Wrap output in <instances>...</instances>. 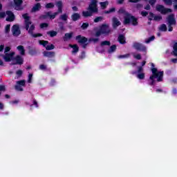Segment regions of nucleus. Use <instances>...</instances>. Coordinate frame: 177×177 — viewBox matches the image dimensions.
Returning <instances> with one entry per match:
<instances>
[{"instance_id":"1","label":"nucleus","mask_w":177,"mask_h":177,"mask_svg":"<svg viewBox=\"0 0 177 177\" xmlns=\"http://www.w3.org/2000/svg\"><path fill=\"white\" fill-rule=\"evenodd\" d=\"M118 13L122 15H125L124 21H123V24L129 25L131 23L133 26H138V19L136 17L132 16L128 12H126L124 8H120L118 10Z\"/></svg>"},{"instance_id":"2","label":"nucleus","mask_w":177,"mask_h":177,"mask_svg":"<svg viewBox=\"0 0 177 177\" xmlns=\"http://www.w3.org/2000/svg\"><path fill=\"white\" fill-rule=\"evenodd\" d=\"M99 12V8H97V1L92 0L88 5V11H83L82 16L84 18L91 17L94 13Z\"/></svg>"},{"instance_id":"3","label":"nucleus","mask_w":177,"mask_h":177,"mask_svg":"<svg viewBox=\"0 0 177 177\" xmlns=\"http://www.w3.org/2000/svg\"><path fill=\"white\" fill-rule=\"evenodd\" d=\"M152 75L149 77L151 82L149 84V86H154L155 79L157 78L158 82L163 81L164 71H158L157 68H151Z\"/></svg>"},{"instance_id":"4","label":"nucleus","mask_w":177,"mask_h":177,"mask_svg":"<svg viewBox=\"0 0 177 177\" xmlns=\"http://www.w3.org/2000/svg\"><path fill=\"white\" fill-rule=\"evenodd\" d=\"M110 34H111V29L109 24H103L99 26V29L96 30L95 33V37H100L101 35L104 37H108Z\"/></svg>"},{"instance_id":"5","label":"nucleus","mask_w":177,"mask_h":177,"mask_svg":"<svg viewBox=\"0 0 177 177\" xmlns=\"http://www.w3.org/2000/svg\"><path fill=\"white\" fill-rule=\"evenodd\" d=\"M56 6L58 8L57 12H54L53 15H50V12H46L45 15H41L40 18L43 19H47L48 17H50V19H55L56 18V16L59 13H63V3L62 1H59L56 3Z\"/></svg>"},{"instance_id":"6","label":"nucleus","mask_w":177,"mask_h":177,"mask_svg":"<svg viewBox=\"0 0 177 177\" xmlns=\"http://www.w3.org/2000/svg\"><path fill=\"white\" fill-rule=\"evenodd\" d=\"M138 71H133L131 72V75H136L137 73H138L137 75V78H138L140 80H143L145 78V73H143L144 71V68L142 66H138L137 67Z\"/></svg>"},{"instance_id":"7","label":"nucleus","mask_w":177,"mask_h":177,"mask_svg":"<svg viewBox=\"0 0 177 177\" xmlns=\"http://www.w3.org/2000/svg\"><path fill=\"white\" fill-rule=\"evenodd\" d=\"M156 11L160 12L162 15H166L167 13H171L172 10L170 8H166L163 5L158 4L156 7Z\"/></svg>"},{"instance_id":"8","label":"nucleus","mask_w":177,"mask_h":177,"mask_svg":"<svg viewBox=\"0 0 177 177\" xmlns=\"http://www.w3.org/2000/svg\"><path fill=\"white\" fill-rule=\"evenodd\" d=\"M133 48L140 51V52H142L144 53H147V48L146 46L144 45L142 43H138V42H135L133 43Z\"/></svg>"},{"instance_id":"9","label":"nucleus","mask_w":177,"mask_h":177,"mask_svg":"<svg viewBox=\"0 0 177 177\" xmlns=\"http://www.w3.org/2000/svg\"><path fill=\"white\" fill-rule=\"evenodd\" d=\"M14 4L13 8L17 11H21L24 9V7H23V0H13Z\"/></svg>"},{"instance_id":"10","label":"nucleus","mask_w":177,"mask_h":177,"mask_svg":"<svg viewBox=\"0 0 177 177\" xmlns=\"http://www.w3.org/2000/svg\"><path fill=\"white\" fill-rule=\"evenodd\" d=\"M35 30V26L34 24H31L30 27H29V29L28 31V34H30L33 38H37V37H41L43 36L41 33H36L34 34L33 32Z\"/></svg>"},{"instance_id":"11","label":"nucleus","mask_w":177,"mask_h":177,"mask_svg":"<svg viewBox=\"0 0 177 177\" xmlns=\"http://www.w3.org/2000/svg\"><path fill=\"white\" fill-rule=\"evenodd\" d=\"M22 17L25 20V29H26V30H28L30 26L32 25V21H30V17H28V13H25L22 15Z\"/></svg>"},{"instance_id":"12","label":"nucleus","mask_w":177,"mask_h":177,"mask_svg":"<svg viewBox=\"0 0 177 177\" xmlns=\"http://www.w3.org/2000/svg\"><path fill=\"white\" fill-rule=\"evenodd\" d=\"M15 61V62H14ZM24 63V59L20 55H17L13 58V63L12 65H22Z\"/></svg>"},{"instance_id":"13","label":"nucleus","mask_w":177,"mask_h":177,"mask_svg":"<svg viewBox=\"0 0 177 177\" xmlns=\"http://www.w3.org/2000/svg\"><path fill=\"white\" fill-rule=\"evenodd\" d=\"M12 32L14 37H19L21 34V30L19 25L15 24L12 28Z\"/></svg>"},{"instance_id":"14","label":"nucleus","mask_w":177,"mask_h":177,"mask_svg":"<svg viewBox=\"0 0 177 177\" xmlns=\"http://www.w3.org/2000/svg\"><path fill=\"white\" fill-rule=\"evenodd\" d=\"M167 25H176V20L175 19V15L171 14L167 17Z\"/></svg>"},{"instance_id":"15","label":"nucleus","mask_w":177,"mask_h":177,"mask_svg":"<svg viewBox=\"0 0 177 177\" xmlns=\"http://www.w3.org/2000/svg\"><path fill=\"white\" fill-rule=\"evenodd\" d=\"M75 40L77 41V43L80 44H84L87 43L88 38L85 37H82L81 35H77L75 37Z\"/></svg>"},{"instance_id":"16","label":"nucleus","mask_w":177,"mask_h":177,"mask_svg":"<svg viewBox=\"0 0 177 177\" xmlns=\"http://www.w3.org/2000/svg\"><path fill=\"white\" fill-rule=\"evenodd\" d=\"M14 55H15L14 52H12V53H6L5 56L3 57V59H4L5 62H10L12 60L13 61V59H14L13 56H14Z\"/></svg>"},{"instance_id":"17","label":"nucleus","mask_w":177,"mask_h":177,"mask_svg":"<svg viewBox=\"0 0 177 177\" xmlns=\"http://www.w3.org/2000/svg\"><path fill=\"white\" fill-rule=\"evenodd\" d=\"M122 25L121 22L116 17H113L112 19V26L113 29H116Z\"/></svg>"},{"instance_id":"18","label":"nucleus","mask_w":177,"mask_h":177,"mask_svg":"<svg viewBox=\"0 0 177 177\" xmlns=\"http://www.w3.org/2000/svg\"><path fill=\"white\" fill-rule=\"evenodd\" d=\"M6 15H8V17L6 18L7 21L12 22L15 19V15L11 10H7Z\"/></svg>"},{"instance_id":"19","label":"nucleus","mask_w":177,"mask_h":177,"mask_svg":"<svg viewBox=\"0 0 177 177\" xmlns=\"http://www.w3.org/2000/svg\"><path fill=\"white\" fill-rule=\"evenodd\" d=\"M41 9V3H36L30 10L31 13H35L37 12H39Z\"/></svg>"},{"instance_id":"20","label":"nucleus","mask_w":177,"mask_h":177,"mask_svg":"<svg viewBox=\"0 0 177 177\" xmlns=\"http://www.w3.org/2000/svg\"><path fill=\"white\" fill-rule=\"evenodd\" d=\"M43 55L46 57L53 58L55 56V52L45 50L44 51Z\"/></svg>"},{"instance_id":"21","label":"nucleus","mask_w":177,"mask_h":177,"mask_svg":"<svg viewBox=\"0 0 177 177\" xmlns=\"http://www.w3.org/2000/svg\"><path fill=\"white\" fill-rule=\"evenodd\" d=\"M69 47L73 48L72 54H77L79 52V46L77 44H70Z\"/></svg>"},{"instance_id":"22","label":"nucleus","mask_w":177,"mask_h":177,"mask_svg":"<svg viewBox=\"0 0 177 177\" xmlns=\"http://www.w3.org/2000/svg\"><path fill=\"white\" fill-rule=\"evenodd\" d=\"M81 18L80 15L78 12H75L73 14L72 16H71V19H72V20L73 21H76L77 20H80Z\"/></svg>"},{"instance_id":"23","label":"nucleus","mask_w":177,"mask_h":177,"mask_svg":"<svg viewBox=\"0 0 177 177\" xmlns=\"http://www.w3.org/2000/svg\"><path fill=\"white\" fill-rule=\"evenodd\" d=\"M118 41L120 44H126V39L124 35H120L118 38Z\"/></svg>"},{"instance_id":"24","label":"nucleus","mask_w":177,"mask_h":177,"mask_svg":"<svg viewBox=\"0 0 177 177\" xmlns=\"http://www.w3.org/2000/svg\"><path fill=\"white\" fill-rule=\"evenodd\" d=\"M73 32H68V33H66L64 37V41H68V40H70L72 39L73 37Z\"/></svg>"},{"instance_id":"25","label":"nucleus","mask_w":177,"mask_h":177,"mask_svg":"<svg viewBox=\"0 0 177 177\" xmlns=\"http://www.w3.org/2000/svg\"><path fill=\"white\" fill-rule=\"evenodd\" d=\"M116 50H117V46L115 44H113L112 46H111L110 48L107 50V53L109 54H111L115 53Z\"/></svg>"},{"instance_id":"26","label":"nucleus","mask_w":177,"mask_h":177,"mask_svg":"<svg viewBox=\"0 0 177 177\" xmlns=\"http://www.w3.org/2000/svg\"><path fill=\"white\" fill-rule=\"evenodd\" d=\"M18 51L20 52V55H24L26 54V50L24 49V46L20 45L17 47Z\"/></svg>"},{"instance_id":"27","label":"nucleus","mask_w":177,"mask_h":177,"mask_svg":"<svg viewBox=\"0 0 177 177\" xmlns=\"http://www.w3.org/2000/svg\"><path fill=\"white\" fill-rule=\"evenodd\" d=\"M46 34L48 35L51 38H53L57 36V32L55 30H49L46 32Z\"/></svg>"},{"instance_id":"28","label":"nucleus","mask_w":177,"mask_h":177,"mask_svg":"<svg viewBox=\"0 0 177 177\" xmlns=\"http://www.w3.org/2000/svg\"><path fill=\"white\" fill-rule=\"evenodd\" d=\"M171 55L177 57V42L174 43L173 45V51L171 52Z\"/></svg>"},{"instance_id":"29","label":"nucleus","mask_w":177,"mask_h":177,"mask_svg":"<svg viewBox=\"0 0 177 177\" xmlns=\"http://www.w3.org/2000/svg\"><path fill=\"white\" fill-rule=\"evenodd\" d=\"M39 45L43 46L44 48H46L47 45L49 44V41L46 40H39Z\"/></svg>"},{"instance_id":"30","label":"nucleus","mask_w":177,"mask_h":177,"mask_svg":"<svg viewBox=\"0 0 177 177\" xmlns=\"http://www.w3.org/2000/svg\"><path fill=\"white\" fill-rule=\"evenodd\" d=\"M159 30L162 32H167V27L165 24H162L159 27Z\"/></svg>"},{"instance_id":"31","label":"nucleus","mask_w":177,"mask_h":177,"mask_svg":"<svg viewBox=\"0 0 177 177\" xmlns=\"http://www.w3.org/2000/svg\"><path fill=\"white\" fill-rule=\"evenodd\" d=\"M59 19L66 21L68 19V15L66 14L62 15L59 17Z\"/></svg>"},{"instance_id":"32","label":"nucleus","mask_w":177,"mask_h":177,"mask_svg":"<svg viewBox=\"0 0 177 177\" xmlns=\"http://www.w3.org/2000/svg\"><path fill=\"white\" fill-rule=\"evenodd\" d=\"M28 54L31 56L37 55V50L35 48H30L28 50Z\"/></svg>"},{"instance_id":"33","label":"nucleus","mask_w":177,"mask_h":177,"mask_svg":"<svg viewBox=\"0 0 177 177\" xmlns=\"http://www.w3.org/2000/svg\"><path fill=\"white\" fill-rule=\"evenodd\" d=\"M154 17H155V14L153 13L152 12H149V16L147 17L148 20L151 21L154 19Z\"/></svg>"},{"instance_id":"34","label":"nucleus","mask_w":177,"mask_h":177,"mask_svg":"<svg viewBox=\"0 0 177 177\" xmlns=\"http://www.w3.org/2000/svg\"><path fill=\"white\" fill-rule=\"evenodd\" d=\"M155 37L151 36V37H148L147 39H145V44H149L151 41H154Z\"/></svg>"},{"instance_id":"35","label":"nucleus","mask_w":177,"mask_h":177,"mask_svg":"<svg viewBox=\"0 0 177 177\" xmlns=\"http://www.w3.org/2000/svg\"><path fill=\"white\" fill-rule=\"evenodd\" d=\"M100 5H101V8L102 9H105L107 8V6L109 5V1H104L100 3Z\"/></svg>"},{"instance_id":"36","label":"nucleus","mask_w":177,"mask_h":177,"mask_svg":"<svg viewBox=\"0 0 177 177\" xmlns=\"http://www.w3.org/2000/svg\"><path fill=\"white\" fill-rule=\"evenodd\" d=\"M45 8H47V9L54 8H55V4H54V3H47L45 6Z\"/></svg>"},{"instance_id":"37","label":"nucleus","mask_w":177,"mask_h":177,"mask_svg":"<svg viewBox=\"0 0 177 177\" xmlns=\"http://www.w3.org/2000/svg\"><path fill=\"white\" fill-rule=\"evenodd\" d=\"M162 19V17L160 15H154V17L153 19V21H160V20Z\"/></svg>"},{"instance_id":"38","label":"nucleus","mask_w":177,"mask_h":177,"mask_svg":"<svg viewBox=\"0 0 177 177\" xmlns=\"http://www.w3.org/2000/svg\"><path fill=\"white\" fill-rule=\"evenodd\" d=\"M131 55L129 53L125 54V55H120L118 56V59H126L129 58Z\"/></svg>"},{"instance_id":"39","label":"nucleus","mask_w":177,"mask_h":177,"mask_svg":"<svg viewBox=\"0 0 177 177\" xmlns=\"http://www.w3.org/2000/svg\"><path fill=\"white\" fill-rule=\"evenodd\" d=\"M17 85L21 86H26V80H22L17 82Z\"/></svg>"},{"instance_id":"40","label":"nucleus","mask_w":177,"mask_h":177,"mask_svg":"<svg viewBox=\"0 0 177 177\" xmlns=\"http://www.w3.org/2000/svg\"><path fill=\"white\" fill-rule=\"evenodd\" d=\"M55 48V45L53 44H51L50 45H47L46 47V50H54Z\"/></svg>"},{"instance_id":"41","label":"nucleus","mask_w":177,"mask_h":177,"mask_svg":"<svg viewBox=\"0 0 177 177\" xmlns=\"http://www.w3.org/2000/svg\"><path fill=\"white\" fill-rule=\"evenodd\" d=\"M100 46H111V42L109 41H103L102 42H101Z\"/></svg>"},{"instance_id":"42","label":"nucleus","mask_w":177,"mask_h":177,"mask_svg":"<svg viewBox=\"0 0 177 177\" xmlns=\"http://www.w3.org/2000/svg\"><path fill=\"white\" fill-rule=\"evenodd\" d=\"M115 12V8H111L108 10H104V13L105 14H109V13H113Z\"/></svg>"},{"instance_id":"43","label":"nucleus","mask_w":177,"mask_h":177,"mask_svg":"<svg viewBox=\"0 0 177 177\" xmlns=\"http://www.w3.org/2000/svg\"><path fill=\"white\" fill-rule=\"evenodd\" d=\"M10 32V24H7L5 28V33L9 34Z\"/></svg>"},{"instance_id":"44","label":"nucleus","mask_w":177,"mask_h":177,"mask_svg":"<svg viewBox=\"0 0 177 177\" xmlns=\"http://www.w3.org/2000/svg\"><path fill=\"white\" fill-rule=\"evenodd\" d=\"M103 20V17H95V19H94V22L95 23H98L100 21H102Z\"/></svg>"},{"instance_id":"45","label":"nucleus","mask_w":177,"mask_h":177,"mask_svg":"<svg viewBox=\"0 0 177 177\" xmlns=\"http://www.w3.org/2000/svg\"><path fill=\"white\" fill-rule=\"evenodd\" d=\"M89 26V24L84 23L82 24L81 28L82 30H86Z\"/></svg>"},{"instance_id":"46","label":"nucleus","mask_w":177,"mask_h":177,"mask_svg":"<svg viewBox=\"0 0 177 177\" xmlns=\"http://www.w3.org/2000/svg\"><path fill=\"white\" fill-rule=\"evenodd\" d=\"M15 90H17V91H24V89L22 88V87H21V86H20V85H18V84H17V85H15Z\"/></svg>"},{"instance_id":"47","label":"nucleus","mask_w":177,"mask_h":177,"mask_svg":"<svg viewBox=\"0 0 177 177\" xmlns=\"http://www.w3.org/2000/svg\"><path fill=\"white\" fill-rule=\"evenodd\" d=\"M100 41V39H99V38H90V39H88V41H89V42L93 41V42H94V43H96V42H97V41Z\"/></svg>"},{"instance_id":"48","label":"nucleus","mask_w":177,"mask_h":177,"mask_svg":"<svg viewBox=\"0 0 177 177\" xmlns=\"http://www.w3.org/2000/svg\"><path fill=\"white\" fill-rule=\"evenodd\" d=\"M149 12L146 10H142L140 12V15L143 17H146L148 15Z\"/></svg>"},{"instance_id":"49","label":"nucleus","mask_w":177,"mask_h":177,"mask_svg":"<svg viewBox=\"0 0 177 177\" xmlns=\"http://www.w3.org/2000/svg\"><path fill=\"white\" fill-rule=\"evenodd\" d=\"M163 1L165 2V3L167 6H171L172 5V0H163Z\"/></svg>"},{"instance_id":"50","label":"nucleus","mask_w":177,"mask_h":177,"mask_svg":"<svg viewBox=\"0 0 177 177\" xmlns=\"http://www.w3.org/2000/svg\"><path fill=\"white\" fill-rule=\"evenodd\" d=\"M48 26L49 24L46 23L40 24V28H48Z\"/></svg>"},{"instance_id":"51","label":"nucleus","mask_w":177,"mask_h":177,"mask_svg":"<svg viewBox=\"0 0 177 177\" xmlns=\"http://www.w3.org/2000/svg\"><path fill=\"white\" fill-rule=\"evenodd\" d=\"M39 69L42 71H45L47 69V66L44 64H40L39 65Z\"/></svg>"},{"instance_id":"52","label":"nucleus","mask_w":177,"mask_h":177,"mask_svg":"<svg viewBox=\"0 0 177 177\" xmlns=\"http://www.w3.org/2000/svg\"><path fill=\"white\" fill-rule=\"evenodd\" d=\"M32 76H33L32 73H30L28 75V83H32Z\"/></svg>"},{"instance_id":"53","label":"nucleus","mask_w":177,"mask_h":177,"mask_svg":"<svg viewBox=\"0 0 177 177\" xmlns=\"http://www.w3.org/2000/svg\"><path fill=\"white\" fill-rule=\"evenodd\" d=\"M156 3V0H149V3L151 6H153Z\"/></svg>"},{"instance_id":"54","label":"nucleus","mask_w":177,"mask_h":177,"mask_svg":"<svg viewBox=\"0 0 177 177\" xmlns=\"http://www.w3.org/2000/svg\"><path fill=\"white\" fill-rule=\"evenodd\" d=\"M32 105H35L36 108H39L38 102L35 99H33L32 100Z\"/></svg>"},{"instance_id":"55","label":"nucleus","mask_w":177,"mask_h":177,"mask_svg":"<svg viewBox=\"0 0 177 177\" xmlns=\"http://www.w3.org/2000/svg\"><path fill=\"white\" fill-rule=\"evenodd\" d=\"M136 9H140V8H143V4H142V3H137L136 5Z\"/></svg>"},{"instance_id":"56","label":"nucleus","mask_w":177,"mask_h":177,"mask_svg":"<svg viewBox=\"0 0 177 177\" xmlns=\"http://www.w3.org/2000/svg\"><path fill=\"white\" fill-rule=\"evenodd\" d=\"M5 92L6 91V86L5 85H0V92Z\"/></svg>"},{"instance_id":"57","label":"nucleus","mask_w":177,"mask_h":177,"mask_svg":"<svg viewBox=\"0 0 177 177\" xmlns=\"http://www.w3.org/2000/svg\"><path fill=\"white\" fill-rule=\"evenodd\" d=\"M144 9L146 10H151V8L150 4H147V6H145L144 7Z\"/></svg>"},{"instance_id":"58","label":"nucleus","mask_w":177,"mask_h":177,"mask_svg":"<svg viewBox=\"0 0 177 177\" xmlns=\"http://www.w3.org/2000/svg\"><path fill=\"white\" fill-rule=\"evenodd\" d=\"M85 55H86L85 51H82V54H81V55H80V58L81 59H84V58H85Z\"/></svg>"},{"instance_id":"59","label":"nucleus","mask_w":177,"mask_h":177,"mask_svg":"<svg viewBox=\"0 0 177 177\" xmlns=\"http://www.w3.org/2000/svg\"><path fill=\"white\" fill-rule=\"evenodd\" d=\"M16 74H17V75H18V76H21L22 74H23V71H21V70H18V71H17Z\"/></svg>"},{"instance_id":"60","label":"nucleus","mask_w":177,"mask_h":177,"mask_svg":"<svg viewBox=\"0 0 177 177\" xmlns=\"http://www.w3.org/2000/svg\"><path fill=\"white\" fill-rule=\"evenodd\" d=\"M6 17V12H0V19H3Z\"/></svg>"},{"instance_id":"61","label":"nucleus","mask_w":177,"mask_h":177,"mask_svg":"<svg viewBox=\"0 0 177 177\" xmlns=\"http://www.w3.org/2000/svg\"><path fill=\"white\" fill-rule=\"evenodd\" d=\"M172 24H167V26L169 27V32H171L174 30V28L172 27Z\"/></svg>"},{"instance_id":"62","label":"nucleus","mask_w":177,"mask_h":177,"mask_svg":"<svg viewBox=\"0 0 177 177\" xmlns=\"http://www.w3.org/2000/svg\"><path fill=\"white\" fill-rule=\"evenodd\" d=\"M174 10H177V0H174Z\"/></svg>"},{"instance_id":"63","label":"nucleus","mask_w":177,"mask_h":177,"mask_svg":"<svg viewBox=\"0 0 177 177\" xmlns=\"http://www.w3.org/2000/svg\"><path fill=\"white\" fill-rule=\"evenodd\" d=\"M11 50L10 46H6L5 48V53L6 54L7 53L10 52Z\"/></svg>"},{"instance_id":"64","label":"nucleus","mask_w":177,"mask_h":177,"mask_svg":"<svg viewBox=\"0 0 177 177\" xmlns=\"http://www.w3.org/2000/svg\"><path fill=\"white\" fill-rule=\"evenodd\" d=\"M135 58L137 59V60H140L141 59V55L140 54H138L135 56Z\"/></svg>"}]
</instances>
